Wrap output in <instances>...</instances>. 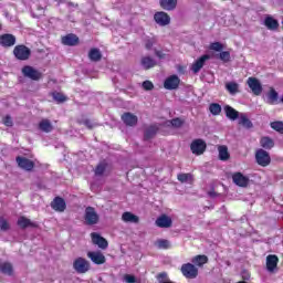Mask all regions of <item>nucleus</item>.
<instances>
[{
  "label": "nucleus",
  "mask_w": 283,
  "mask_h": 283,
  "mask_svg": "<svg viewBox=\"0 0 283 283\" xmlns=\"http://www.w3.org/2000/svg\"><path fill=\"white\" fill-rule=\"evenodd\" d=\"M73 269L74 271H76V273L83 274V273H87V271L92 269V265L90 264V261L80 256L74 260Z\"/></svg>",
  "instance_id": "obj_1"
},
{
  "label": "nucleus",
  "mask_w": 283,
  "mask_h": 283,
  "mask_svg": "<svg viewBox=\"0 0 283 283\" xmlns=\"http://www.w3.org/2000/svg\"><path fill=\"white\" fill-rule=\"evenodd\" d=\"M13 54L15 59H18V61H28V59H30V55L32 54V51L30 50V48L21 44L17 45L13 49Z\"/></svg>",
  "instance_id": "obj_2"
},
{
  "label": "nucleus",
  "mask_w": 283,
  "mask_h": 283,
  "mask_svg": "<svg viewBox=\"0 0 283 283\" xmlns=\"http://www.w3.org/2000/svg\"><path fill=\"white\" fill-rule=\"evenodd\" d=\"M98 220H101V217L98 216V212H96V209L93 207H87L85 209V214H84V221L86 224H98Z\"/></svg>",
  "instance_id": "obj_3"
},
{
  "label": "nucleus",
  "mask_w": 283,
  "mask_h": 283,
  "mask_svg": "<svg viewBox=\"0 0 283 283\" xmlns=\"http://www.w3.org/2000/svg\"><path fill=\"white\" fill-rule=\"evenodd\" d=\"M22 74L27 78H31V81H40V78H42L43 76V74L39 72V70L30 65H27L22 69Z\"/></svg>",
  "instance_id": "obj_4"
},
{
  "label": "nucleus",
  "mask_w": 283,
  "mask_h": 283,
  "mask_svg": "<svg viewBox=\"0 0 283 283\" xmlns=\"http://www.w3.org/2000/svg\"><path fill=\"white\" fill-rule=\"evenodd\" d=\"M181 273L188 280H195V277H198V268L191 263H186L181 266Z\"/></svg>",
  "instance_id": "obj_5"
},
{
  "label": "nucleus",
  "mask_w": 283,
  "mask_h": 283,
  "mask_svg": "<svg viewBox=\"0 0 283 283\" xmlns=\"http://www.w3.org/2000/svg\"><path fill=\"white\" fill-rule=\"evenodd\" d=\"M190 149L196 156H202L207 149V143L202 139H195L190 145Z\"/></svg>",
  "instance_id": "obj_6"
},
{
  "label": "nucleus",
  "mask_w": 283,
  "mask_h": 283,
  "mask_svg": "<svg viewBox=\"0 0 283 283\" xmlns=\"http://www.w3.org/2000/svg\"><path fill=\"white\" fill-rule=\"evenodd\" d=\"M255 158L261 167H269L271 165V156L264 149L256 150Z\"/></svg>",
  "instance_id": "obj_7"
},
{
  "label": "nucleus",
  "mask_w": 283,
  "mask_h": 283,
  "mask_svg": "<svg viewBox=\"0 0 283 283\" xmlns=\"http://www.w3.org/2000/svg\"><path fill=\"white\" fill-rule=\"evenodd\" d=\"M87 259L91 260L93 264H105V262H107L105 254L101 251H88Z\"/></svg>",
  "instance_id": "obj_8"
},
{
  "label": "nucleus",
  "mask_w": 283,
  "mask_h": 283,
  "mask_svg": "<svg viewBox=\"0 0 283 283\" xmlns=\"http://www.w3.org/2000/svg\"><path fill=\"white\" fill-rule=\"evenodd\" d=\"M209 59H211V55L209 54H205L202 56H200L197 61H195L191 66L190 70L193 74H198V72H200V70L202 67H205V63H207V61H209Z\"/></svg>",
  "instance_id": "obj_9"
},
{
  "label": "nucleus",
  "mask_w": 283,
  "mask_h": 283,
  "mask_svg": "<svg viewBox=\"0 0 283 283\" xmlns=\"http://www.w3.org/2000/svg\"><path fill=\"white\" fill-rule=\"evenodd\" d=\"M247 84L249 85L250 90H252L254 96H260V94H262V83H260V80L256 77H249Z\"/></svg>",
  "instance_id": "obj_10"
},
{
  "label": "nucleus",
  "mask_w": 283,
  "mask_h": 283,
  "mask_svg": "<svg viewBox=\"0 0 283 283\" xmlns=\"http://www.w3.org/2000/svg\"><path fill=\"white\" fill-rule=\"evenodd\" d=\"M15 161L20 169H24V171H32L34 169V161L25 158V157H17Z\"/></svg>",
  "instance_id": "obj_11"
},
{
  "label": "nucleus",
  "mask_w": 283,
  "mask_h": 283,
  "mask_svg": "<svg viewBox=\"0 0 283 283\" xmlns=\"http://www.w3.org/2000/svg\"><path fill=\"white\" fill-rule=\"evenodd\" d=\"M154 19L158 25H169L171 23V18L165 11H159L155 13Z\"/></svg>",
  "instance_id": "obj_12"
},
{
  "label": "nucleus",
  "mask_w": 283,
  "mask_h": 283,
  "mask_svg": "<svg viewBox=\"0 0 283 283\" xmlns=\"http://www.w3.org/2000/svg\"><path fill=\"white\" fill-rule=\"evenodd\" d=\"M178 85H180V77L178 75H170L164 82L165 90H178Z\"/></svg>",
  "instance_id": "obj_13"
},
{
  "label": "nucleus",
  "mask_w": 283,
  "mask_h": 283,
  "mask_svg": "<svg viewBox=\"0 0 283 283\" xmlns=\"http://www.w3.org/2000/svg\"><path fill=\"white\" fill-rule=\"evenodd\" d=\"M17 43V38L12 34H2L0 35V45L2 48H12Z\"/></svg>",
  "instance_id": "obj_14"
},
{
  "label": "nucleus",
  "mask_w": 283,
  "mask_h": 283,
  "mask_svg": "<svg viewBox=\"0 0 283 283\" xmlns=\"http://www.w3.org/2000/svg\"><path fill=\"white\" fill-rule=\"evenodd\" d=\"M232 180L237 187H249V177L242 175V172L232 175Z\"/></svg>",
  "instance_id": "obj_15"
},
{
  "label": "nucleus",
  "mask_w": 283,
  "mask_h": 283,
  "mask_svg": "<svg viewBox=\"0 0 283 283\" xmlns=\"http://www.w3.org/2000/svg\"><path fill=\"white\" fill-rule=\"evenodd\" d=\"M91 238L93 244H96L99 249H107V247H109L107 240L96 232L91 233Z\"/></svg>",
  "instance_id": "obj_16"
},
{
  "label": "nucleus",
  "mask_w": 283,
  "mask_h": 283,
  "mask_svg": "<svg viewBox=\"0 0 283 283\" xmlns=\"http://www.w3.org/2000/svg\"><path fill=\"white\" fill-rule=\"evenodd\" d=\"M277 262H280V259L275 254H269L266 256V269L270 273H274L275 269H277Z\"/></svg>",
  "instance_id": "obj_17"
},
{
  "label": "nucleus",
  "mask_w": 283,
  "mask_h": 283,
  "mask_svg": "<svg viewBox=\"0 0 283 283\" xmlns=\"http://www.w3.org/2000/svg\"><path fill=\"white\" fill-rule=\"evenodd\" d=\"M122 120L128 127H134V126L138 125V116L134 115L133 113H124L122 115Z\"/></svg>",
  "instance_id": "obj_18"
},
{
  "label": "nucleus",
  "mask_w": 283,
  "mask_h": 283,
  "mask_svg": "<svg viewBox=\"0 0 283 283\" xmlns=\"http://www.w3.org/2000/svg\"><path fill=\"white\" fill-rule=\"evenodd\" d=\"M171 223H172L171 218L167 217L166 214L160 216L155 221V224L160 229H169V227H171Z\"/></svg>",
  "instance_id": "obj_19"
},
{
  "label": "nucleus",
  "mask_w": 283,
  "mask_h": 283,
  "mask_svg": "<svg viewBox=\"0 0 283 283\" xmlns=\"http://www.w3.org/2000/svg\"><path fill=\"white\" fill-rule=\"evenodd\" d=\"M51 207L54 209V211H60V213H62V211H65V200L57 197L52 201Z\"/></svg>",
  "instance_id": "obj_20"
},
{
  "label": "nucleus",
  "mask_w": 283,
  "mask_h": 283,
  "mask_svg": "<svg viewBox=\"0 0 283 283\" xmlns=\"http://www.w3.org/2000/svg\"><path fill=\"white\" fill-rule=\"evenodd\" d=\"M223 109L226 112L227 118H229L230 120H237V118H240V113L235 111V108L227 105Z\"/></svg>",
  "instance_id": "obj_21"
},
{
  "label": "nucleus",
  "mask_w": 283,
  "mask_h": 283,
  "mask_svg": "<svg viewBox=\"0 0 283 283\" xmlns=\"http://www.w3.org/2000/svg\"><path fill=\"white\" fill-rule=\"evenodd\" d=\"M140 64L144 70H151V67H156V60L150 56H144L140 60Z\"/></svg>",
  "instance_id": "obj_22"
},
{
  "label": "nucleus",
  "mask_w": 283,
  "mask_h": 283,
  "mask_svg": "<svg viewBox=\"0 0 283 283\" xmlns=\"http://www.w3.org/2000/svg\"><path fill=\"white\" fill-rule=\"evenodd\" d=\"M122 220H123V222H130L133 224H138V222H139L138 216H136L132 212H124L122 214Z\"/></svg>",
  "instance_id": "obj_23"
},
{
  "label": "nucleus",
  "mask_w": 283,
  "mask_h": 283,
  "mask_svg": "<svg viewBox=\"0 0 283 283\" xmlns=\"http://www.w3.org/2000/svg\"><path fill=\"white\" fill-rule=\"evenodd\" d=\"M39 129H41V132H45V134H50V132L54 129V126H52V122H50V119H42L39 123Z\"/></svg>",
  "instance_id": "obj_24"
},
{
  "label": "nucleus",
  "mask_w": 283,
  "mask_h": 283,
  "mask_svg": "<svg viewBox=\"0 0 283 283\" xmlns=\"http://www.w3.org/2000/svg\"><path fill=\"white\" fill-rule=\"evenodd\" d=\"M159 3L164 10H176L178 0H159Z\"/></svg>",
  "instance_id": "obj_25"
},
{
  "label": "nucleus",
  "mask_w": 283,
  "mask_h": 283,
  "mask_svg": "<svg viewBox=\"0 0 283 283\" xmlns=\"http://www.w3.org/2000/svg\"><path fill=\"white\" fill-rule=\"evenodd\" d=\"M266 96H268L269 105H276L277 98H279V94H277V91H275V88L270 87Z\"/></svg>",
  "instance_id": "obj_26"
},
{
  "label": "nucleus",
  "mask_w": 283,
  "mask_h": 283,
  "mask_svg": "<svg viewBox=\"0 0 283 283\" xmlns=\"http://www.w3.org/2000/svg\"><path fill=\"white\" fill-rule=\"evenodd\" d=\"M218 151H219V159L220 160H229L231 158V155L229 154V148L224 145L218 146Z\"/></svg>",
  "instance_id": "obj_27"
},
{
  "label": "nucleus",
  "mask_w": 283,
  "mask_h": 283,
  "mask_svg": "<svg viewBox=\"0 0 283 283\" xmlns=\"http://www.w3.org/2000/svg\"><path fill=\"white\" fill-rule=\"evenodd\" d=\"M62 43L64 45H76V43H78V36H76L75 34H67L62 38Z\"/></svg>",
  "instance_id": "obj_28"
},
{
  "label": "nucleus",
  "mask_w": 283,
  "mask_h": 283,
  "mask_svg": "<svg viewBox=\"0 0 283 283\" xmlns=\"http://www.w3.org/2000/svg\"><path fill=\"white\" fill-rule=\"evenodd\" d=\"M239 125H242L245 129H251L253 127V123L244 114L239 115Z\"/></svg>",
  "instance_id": "obj_29"
},
{
  "label": "nucleus",
  "mask_w": 283,
  "mask_h": 283,
  "mask_svg": "<svg viewBox=\"0 0 283 283\" xmlns=\"http://www.w3.org/2000/svg\"><path fill=\"white\" fill-rule=\"evenodd\" d=\"M18 227H20V229H28V227H36V223H33L25 217H20L18 219Z\"/></svg>",
  "instance_id": "obj_30"
},
{
  "label": "nucleus",
  "mask_w": 283,
  "mask_h": 283,
  "mask_svg": "<svg viewBox=\"0 0 283 283\" xmlns=\"http://www.w3.org/2000/svg\"><path fill=\"white\" fill-rule=\"evenodd\" d=\"M192 264H196V266H205V264H207V262H209V258L205 254L202 255H196L192 260H191Z\"/></svg>",
  "instance_id": "obj_31"
},
{
  "label": "nucleus",
  "mask_w": 283,
  "mask_h": 283,
  "mask_svg": "<svg viewBox=\"0 0 283 283\" xmlns=\"http://www.w3.org/2000/svg\"><path fill=\"white\" fill-rule=\"evenodd\" d=\"M265 27L268 30H277L279 23L277 20L273 19L272 17L265 18Z\"/></svg>",
  "instance_id": "obj_32"
},
{
  "label": "nucleus",
  "mask_w": 283,
  "mask_h": 283,
  "mask_svg": "<svg viewBox=\"0 0 283 283\" xmlns=\"http://www.w3.org/2000/svg\"><path fill=\"white\" fill-rule=\"evenodd\" d=\"M260 145L261 147H263V149H273L275 143H273V139H271L270 137H262L260 140Z\"/></svg>",
  "instance_id": "obj_33"
},
{
  "label": "nucleus",
  "mask_w": 283,
  "mask_h": 283,
  "mask_svg": "<svg viewBox=\"0 0 283 283\" xmlns=\"http://www.w3.org/2000/svg\"><path fill=\"white\" fill-rule=\"evenodd\" d=\"M102 56L103 55L101 54V50L98 49H91V51L88 52V59H91V61H101Z\"/></svg>",
  "instance_id": "obj_34"
},
{
  "label": "nucleus",
  "mask_w": 283,
  "mask_h": 283,
  "mask_svg": "<svg viewBox=\"0 0 283 283\" xmlns=\"http://www.w3.org/2000/svg\"><path fill=\"white\" fill-rule=\"evenodd\" d=\"M177 180H179V182H188V185H191V182H193V175H191V174H179L177 176Z\"/></svg>",
  "instance_id": "obj_35"
},
{
  "label": "nucleus",
  "mask_w": 283,
  "mask_h": 283,
  "mask_svg": "<svg viewBox=\"0 0 283 283\" xmlns=\"http://www.w3.org/2000/svg\"><path fill=\"white\" fill-rule=\"evenodd\" d=\"M155 247H157V249L166 250L171 248V243L167 239H159L155 242Z\"/></svg>",
  "instance_id": "obj_36"
},
{
  "label": "nucleus",
  "mask_w": 283,
  "mask_h": 283,
  "mask_svg": "<svg viewBox=\"0 0 283 283\" xmlns=\"http://www.w3.org/2000/svg\"><path fill=\"white\" fill-rule=\"evenodd\" d=\"M159 127L158 125H151L145 130V138L149 139L153 136H156V133L158 132Z\"/></svg>",
  "instance_id": "obj_37"
},
{
  "label": "nucleus",
  "mask_w": 283,
  "mask_h": 283,
  "mask_svg": "<svg viewBox=\"0 0 283 283\" xmlns=\"http://www.w3.org/2000/svg\"><path fill=\"white\" fill-rule=\"evenodd\" d=\"M240 85L235 82H230L226 84V90L229 91L230 94H238Z\"/></svg>",
  "instance_id": "obj_38"
},
{
  "label": "nucleus",
  "mask_w": 283,
  "mask_h": 283,
  "mask_svg": "<svg viewBox=\"0 0 283 283\" xmlns=\"http://www.w3.org/2000/svg\"><path fill=\"white\" fill-rule=\"evenodd\" d=\"M106 169H107V163L103 161L98 164L97 167L95 168V175L103 176Z\"/></svg>",
  "instance_id": "obj_39"
},
{
  "label": "nucleus",
  "mask_w": 283,
  "mask_h": 283,
  "mask_svg": "<svg viewBox=\"0 0 283 283\" xmlns=\"http://www.w3.org/2000/svg\"><path fill=\"white\" fill-rule=\"evenodd\" d=\"M209 111L213 114V116H218L220 112H222V106L220 104H210Z\"/></svg>",
  "instance_id": "obj_40"
},
{
  "label": "nucleus",
  "mask_w": 283,
  "mask_h": 283,
  "mask_svg": "<svg viewBox=\"0 0 283 283\" xmlns=\"http://www.w3.org/2000/svg\"><path fill=\"white\" fill-rule=\"evenodd\" d=\"M224 48V44L220 42H213L209 45V50H212L213 52H222Z\"/></svg>",
  "instance_id": "obj_41"
},
{
  "label": "nucleus",
  "mask_w": 283,
  "mask_h": 283,
  "mask_svg": "<svg viewBox=\"0 0 283 283\" xmlns=\"http://www.w3.org/2000/svg\"><path fill=\"white\" fill-rule=\"evenodd\" d=\"M0 271L2 273H6L7 275H12V264H10V263L1 264Z\"/></svg>",
  "instance_id": "obj_42"
},
{
  "label": "nucleus",
  "mask_w": 283,
  "mask_h": 283,
  "mask_svg": "<svg viewBox=\"0 0 283 283\" xmlns=\"http://www.w3.org/2000/svg\"><path fill=\"white\" fill-rule=\"evenodd\" d=\"M270 125L272 129L279 132V134H283V122H272Z\"/></svg>",
  "instance_id": "obj_43"
},
{
  "label": "nucleus",
  "mask_w": 283,
  "mask_h": 283,
  "mask_svg": "<svg viewBox=\"0 0 283 283\" xmlns=\"http://www.w3.org/2000/svg\"><path fill=\"white\" fill-rule=\"evenodd\" d=\"M219 59L223 61V63H229V61H231V53L229 51H222L219 54Z\"/></svg>",
  "instance_id": "obj_44"
},
{
  "label": "nucleus",
  "mask_w": 283,
  "mask_h": 283,
  "mask_svg": "<svg viewBox=\"0 0 283 283\" xmlns=\"http://www.w3.org/2000/svg\"><path fill=\"white\" fill-rule=\"evenodd\" d=\"M52 96L54 98V101H56L57 103H64V101H66L65 95H63V93H52Z\"/></svg>",
  "instance_id": "obj_45"
},
{
  "label": "nucleus",
  "mask_w": 283,
  "mask_h": 283,
  "mask_svg": "<svg viewBox=\"0 0 283 283\" xmlns=\"http://www.w3.org/2000/svg\"><path fill=\"white\" fill-rule=\"evenodd\" d=\"M184 120L180 118L171 119L170 122H167V125H171L172 127H182Z\"/></svg>",
  "instance_id": "obj_46"
},
{
  "label": "nucleus",
  "mask_w": 283,
  "mask_h": 283,
  "mask_svg": "<svg viewBox=\"0 0 283 283\" xmlns=\"http://www.w3.org/2000/svg\"><path fill=\"white\" fill-rule=\"evenodd\" d=\"M124 281H126L127 283H140V280L136 279V276L132 274H125Z\"/></svg>",
  "instance_id": "obj_47"
},
{
  "label": "nucleus",
  "mask_w": 283,
  "mask_h": 283,
  "mask_svg": "<svg viewBox=\"0 0 283 283\" xmlns=\"http://www.w3.org/2000/svg\"><path fill=\"white\" fill-rule=\"evenodd\" d=\"M0 229L2 231H8V229H10V223L4 219H0Z\"/></svg>",
  "instance_id": "obj_48"
},
{
  "label": "nucleus",
  "mask_w": 283,
  "mask_h": 283,
  "mask_svg": "<svg viewBox=\"0 0 283 283\" xmlns=\"http://www.w3.org/2000/svg\"><path fill=\"white\" fill-rule=\"evenodd\" d=\"M3 125H6V127H12V125H14V123L12 122V117L10 116H6L2 120Z\"/></svg>",
  "instance_id": "obj_49"
},
{
  "label": "nucleus",
  "mask_w": 283,
  "mask_h": 283,
  "mask_svg": "<svg viewBox=\"0 0 283 283\" xmlns=\"http://www.w3.org/2000/svg\"><path fill=\"white\" fill-rule=\"evenodd\" d=\"M143 87H144V90H146V91L154 90V83H151V82H149V81H145V82L143 83Z\"/></svg>",
  "instance_id": "obj_50"
},
{
  "label": "nucleus",
  "mask_w": 283,
  "mask_h": 283,
  "mask_svg": "<svg viewBox=\"0 0 283 283\" xmlns=\"http://www.w3.org/2000/svg\"><path fill=\"white\" fill-rule=\"evenodd\" d=\"M155 54L158 59H165V53H163V51H155Z\"/></svg>",
  "instance_id": "obj_51"
},
{
  "label": "nucleus",
  "mask_w": 283,
  "mask_h": 283,
  "mask_svg": "<svg viewBox=\"0 0 283 283\" xmlns=\"http://www.w3.org/2000/svg\"><path fill=\"white\" fill-rule=\"evenodd\" d=\"M158 280H159V282H163V280H167V273H160L158 275Z\"/></svg>",
  "instance_id": "obj_52"
},
{
  "label": "nucleus",
  "mask_w": 283,
  "mask_h": 283,
  "mask_svg": "<svg viewBox=\"0 0 283 283\" xmlns=\"http://www.w3.org/2000/svg\"><path fill=\"white\" fill-rule=\"evenodd\" d=\"M84 125H86L88 127V129H92V127H94V124H92V122H90V120H85Z\"/></svg>",
  "instance_id": "obj_53"
},
{
  "label": "nucleus",
  "mask_w": 283,
  "mask_h": 283,
  "mask_svg": "<svg viewBox=\"0 0 283 283\" xmlns=\"http://www.w3.org/2000/svg\"><path fill=\"white\" fill-rule=\"evenodd\" d=\"M153 46H154V43H153L151 41H148V42L146 43L147 50H151Z\"/></svg>",
  "instance_id": "obj_54"
},
{
  "label": "nucleus",
  "mask_w": 283,
  "mask_h": 283,
  "mask_svg": "<svg viewBox=\"0 0 283 283\" xmlns=\"http://www.w3.org/2000/svg\"><path fill=\"white\" fill-rule=\"evenodd\" d=\"M178 72L180 74H185V67L184 66H178Z\"/></svg>",
  "instance_id": "obj_55"
}]
</instances>
